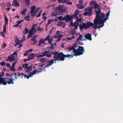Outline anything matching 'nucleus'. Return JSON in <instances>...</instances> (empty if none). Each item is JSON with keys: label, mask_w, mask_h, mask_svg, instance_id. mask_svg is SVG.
Here are the masks:
<instances>
[{"label": "nucleus", "mask_w": 123, "mask_h": 123, "mask_svg": "<svg viewBox=\"0 0 123 123\" xmlns=\"http://www.w3.org/2000/svg\"><path fill=\"white\" fill-rule=\"evenodd\" d=\"M100 10V9H98V11L96 10V18L95 19H97V20L99 21V22H102V20H103L104 23L106 21V20L109 19L108 17H106L104 19H102L105 16V14L104 13H101V12Z\"/></svg>", "instance_id": "nucleus-1"}, {"label": "nucleus", "mask_w": 123, "mask_h": 123, "mask_svg": "<svg viewBox=\"0 0 123 123\" xmlns=\"http://www.w3.org/2000/svg\"><path fill=\"white\" fill-rule=\"evenodd\" d=\"M84 48L82 46H79L78 47V48L77 49H74V55L76 56L78 55H80L83 53V52H85Z\"/></svg>", "instance_id": "nucleus-2"}, {"label": "nucleus", "mask_w": 123, "mask_h": 123, "mask_svg": "<svg viewBox=\"0 0 123 123\" xmlns=\"http://www.w3.org/2000/svg\"><path fill=\"white\" fill-rule=\"evenodd\" d=\"M4 75V72L2 71L1 74H0V77L3 78V80L6 83V85H6L7 83L8 84H13L14 83L13 81H14L15 80V79H14L12 78H4L3 77H2Z\"/></svg>", "instance_id": "nucleus-3"}, {"label": "nucleus", "mask_w": 123, "mask_h": 123, "mask_svg": "<svg viewBox=\"0 0 123 123\" xmlns=\"http://www.w3.org/2000/svg\"><path fill=\"white\" fill-rule=\"evenodd\" d=\"M48 52V54L46 55V56L48 57H50L52 54L54 55L53 58L55 59H58V56L60 54L59 52L58 51H55L54 52H52L50 50L47 51Z\"/></svg>", "instance_id": "nucleus-4"}, {"label": "nucleus", "mask_w": 123, "mask_h": 123, "mask_svg": "<svg viewBox=\"0 0 123 123\" xmlns=\"http://www.w3.org/2000/svg\"><path fill=\"white\" fill-rule=\"evenodd\" d=\"M74 56V55H70L68 54H67L66 55H65L63 53V52H61L60 53V54L59 55V58L58 59H59L60 61H63L65 60V58L66 57H70V58H72Z\"/></svg>", "instance_id": "nucleus-5"}, {"label": "nucleus", "mask_w": 123, "mask_h": 123, "mask_svg": "<svg viewBox=\"0 0 123 123\" xmlns=\"http://www.w3.org/2000/svg\"><path fill=\"white\" fill-rule=\"evenodd\" d=\"M94 24L97 25L99 24L98 26H97V28L99 29H100V27H102L104 25V22L103 21V20H102V22H101L97 20V19H95L93 20Z\"/></svg>", "instance_id": "nucleus-6"}, {"label": "nucleus", "mask_w": 123, "mask_h": 123, "mask_svg": "<svg viewBox=\"0 0 123 123\" xmlns=\"http://www.w3.org/2000/svg\"><path fill=\"white\" fill-rule=\"evenodd\" d=\"M89 4V5L91 6L90 7H92L93 9H95L96 12V11H97V10L96 8L99 9L98 5L97 4V3L96 2L94 1H92L90 2Z\"/></svg>", "instance_id": "nucleus-7"}, {"label": "nucleus", "mask_w": 123, "mask_h": 123, "mask_svg": "<svg viewBox=\"0 0 123 123\" xmlns=\"http://www.w3.org/2000/svg\"><path fill=\"white\" fill-rule=\"evenodd\" d=\"M54 61H55L54 62L55 63H56V61H58L59 62L60 61L58 59H54L51 60L50 61H48L47 62V64L46 65V67H49V66L51 65L52 64H53Z\"/></svg>", "instance_id": "nucleus-8"}, {"label": "nucleus", "mask_w": 123, "mask_h": 123, "mask_svg": "<svg viewBox=\"0 0 123 123\" xmlns=\"http://www.w3.org/2000/svg\"><path fill=\"white\" fill-rule=\"evenodd\" d=\"M5 24L3 25V32L4 33H5L6 31V25L8 24V19L7 18L6 16L5 15Z\"/></svg>", "instance_id": "nucleus-9"}, {"label": "nucleus", "mask_w": 123, "mask_h": 123, "mask_svg": "<svg viewBox=\"0 0 123 123\" xmlns=\"http://www.w3.org/2000/svg\"><path fill=\"white\" fill-rule=\"evenodd\" d=\"M59 1V3L62 2L63 3L67 4L68 5H71L72 4V3L69 1V0H57Z\"/></svg>", "instance_id": "nucleus-10"}, {"label": "nucleus", "mask_w": 123, "mask_h": 123, "mask_svg": "<svg viewBox=\"0 0 123 123\" xmlns=\"http://www.w3.org/2000/svg\"><path fill=\"white\" fill-rule=\"evenodd\" d=\"M92 8L90 7H88L85 9V10L86 11H88L89 13V16H90L92 15Z\"/></svg>", "instance_id": "nucleus-11"}, {"label": "nucleus", "mask_w": 123, "mask_h": 123, "mask_svg": "<svg viewBox=\"0 0 123 123\" xmlns=\"http://www.w3.org/2000/svg\"><path fill=\"white\" fill-rule=\"evenodd\" d=\"M73 18L72 16H69L68 15H67L66 16H64V18H63V20H65L68 21L69 20H71Z\"/></svg>", "instance_id": "nucleus-12"}, {"label": "nucleus", "mask_w": 123, "mask_h": 123, "mask_svg": "<svg viewBox=\"0 0 123 123\" xmlns=\"http://www.w3.org/2000/svg\"><path fill=\"white\" fill-rule=\"evenodd\" d=\"M15 59V56L12 54H11L8 57V58L6 59V61H12Z\"/></svg>", "instance_id": "nucleus-13"}, {"label": "nucleus", "mask_w": 123, "mask_h": 123, "mask_svg": "<svg viewBox=\"0 0 123 123\" xmlns=\"http://www.w3.org/2000/svg\"><path fill=\"white\" fill-rule=\"evenodd\" d=\"M86 23H83L82 25L80 24L79 25V28L81 31L84 28L86 30H87V27H86Z\"/></svg>", "instance_id": "nucleus-14"}, {"label": "nucleus", "mask_w": 123, "mask_h": 123, "mask_svg": "<svg viewBox=\"0 0 123 123\" xmlns=\"http://www.w3.org/2000/svg\"><path fill=\"white\" fill-rule=\"evenodd\" d=\"M42 54V55H37L36 56V57L37 58H39L44 56L45 55L46 56V55L48 54V52L47 51H46L43 52H41V54Z\"/></svg>", "instance_id": "nucleus-15"}, {"label": "nucleus", "mask_w": 123, "mask_h": 123, "mask_svg": "<svg viewBox=\"0 0 123 123\" xmlns=\"http://www.w3.org/2000/svg\"><path fill=\"white\" fill-rule=\"evenodd\" d=\"M91 37L92 35L89 33H87L86 34L85 36H84L86 39H87L89 40L90 41H91L92 40Z\"/></svg>", "instance_id": "nucleus-16"}, {"label": "nucleus", "mask_w": 123, "mask_h": 123, "mask_svg": "<svg viewBox=\"0 0 123 123\" xmlns=\"http://www.w3.org/2000/svg\"><path fill=\"white\" fill-rule=\"evenodd\" d=\"M86 27L87 29L94 25V24L90 21L87 22L86 23Z\"/></svg>", "instance_id": "nucleus-17"}, {"label": "nucleus", "mask_w": 123, "mask_h": 123, "mask_svg": "<svg viewBox=\"0 0 123 123\" xmlns=\"http://www.w3.org/2000/svg\"><path fill=\"white\" fill-rule=\"evenodd\" d=\"M82 36L81 34L79 35V36L76 39V41L77 43H79L80 41H83L84 40V38L82 37Z\"/></svg>", "instance_id": "nucleus-18"}, {"label": "nucleus", "mask_w": 123, "mask_h": 123, "mask_svg": "<svg viewBox=\"0 0 123 123\" xmlns=\"http://www.w3.org/2000/svg\"><path fill=\"white\" fill-rule=\"evenodd\" d=\"M18 76H21L22 78H23V77H24L25 78H26L28 79L29 78L27 77L28 76H27L26 74H24L23 73H18Z\"/></svg>", "instance_id": "nucleus-19"}, {"label": "nucleus", "mask_w": 123, "mask_h": 123, "mask_svg": "<svg viewBox=\"0 0 123 123\" xmlns=\"http://www.w3.org/2000/svg\"><path fill=\"white\" fill-rule=\"evenodd\" d=\"M55 9L58 11H59L60 12H64V10L62 8L61 6V5L58 6L56 7Z\"/></svg>", "instance_id": "nucleus-20"}, {"label": "nucleus", "mask_w": 123, "mask_h": 123, "mask_svg": "<svg viewBox=\"0 0 123 123\" xmlns=\"http://www.w3.org/2000/svg\"><path fill=\"white\" fill-rule=\"evenodd\" d=\"M12 5L14 6L18 7L19 5V4L18 3L17 0H14L13 2Z\"/></svg>", "instance_id": "nucleus-21"}, {"label": "nucleus", "mask_w": 123, "mask_h": 123, "mask_svg": "<svg viewBox=\"0 0 123 123\" xmlns=\"http://www.w3.org/2000/svg\"><path fill=\"white\" fill-rule=\"evenodd\" d=\"M45 41L46 40L44 39V38H42L40 39L39 42V43L36 44L39 45H41L43 43H45Z\"/></svg>", "instance_id": "nucleus-22"}, {"label": "nucleus", "mask_w": 123, "mask_h": 123, "mask_svg": "<svg viewBox=\"0 0 123 123\" xmlns=\"http://www.w3.org/2000/svg\"><path fill=\"white\" fill-rule=\"evenodd\" d=\"M32 66H28L27 68V69L26 71V73H29L30 71H31L32 70Z\"/></svg>", "instance_id": "nucleus-23"}, {"label": "nucleus", "mask_w": 123, "mask_h": 123, "mask_svg": "<svg viewBox=\"0 0 123 123\" xmlns=\"http://www.w3.org/2000/svg\"><path fill=\"white\" fill-rule=\"evenodd\" d=\"M36 54H33L32 53L29 54V55H28V57H30L32 59H33L34 57L36 56Z\"/></svg>", "instance_id": "nucleus-24"}, {"label": "nucleus", "mask_w": 123, "mask_h": 123, "mask_svg": "<svg viewBox=\"0 0 123 123\" xmlns=\"http://www.w3.org/2000/svg\"><path fill=\"white\" fill-rule=\"evenodd\" d=\"M6 84L3 80V78L0 77V86L1 85H6Z\"/></svg>", "instance_id": "nucleus-25"}, {"label": "nucleus", "mask_w": 123, "mask_h": 123, "mask_svg": "<svg viewBox=\"0 0 123 123\" xmlns=\"http://www.w3.org/2000/svg\"><path fill=\"white\" fill-rule=\"evenodd\" d=\"M48 60V58L46 57H44L43 58H41L40 59L39 61L40 62H42L43 63L45 62L46 61H47Z\"/></svg>", "instance_id": "nucleus-26"}, {"label": "nucleus", "mask_w": 123, "mask_h": 123, "mask_svg": "<svg viewBox=\"0 0 123 123\" xmlns=\"http://www.w3.org/2000/svg\"><path fill=\"white\" fill-rule=\"evenodd\" d=\"M61 14L60 12H53V13H51V16L53 17L56 16L57 15H60Z\"/></svg>", "instance_id": "nucleus-27"}, {"label": "nucleus", "mask_w": 123, "mask_h": 123, "mask_svg": "<svg viewBox=\"0 0 123 123\" xmlns=\"http://www.w3.org/2000/svg\"><path fill=\"white\" fill-rule=\"evenodd\" d=\"M79 11L77 9L76 10L75 12H74V15L73 16H74V18L77 17V16L79 15Z\"/></svg>", "instance_id": "nucleus-28"}, {"label": "nucleus", "mask_w": 123, "mask_h": 123, "mask_svg": "<svg viewBox=\"0 0 123 123\" xmlns=\"http://www.w3.org/2000/svg\"><path fill=\"white\" fill-rule=\"evenodd\" d=\"M35 71L33 72V71L30 72V73L28 74L27 78H29L32 76L33 75L35 74Z\"/></svg>", "instance_id": "nucleus-29"}, {"label": "nucleus", "mask_w": 123, "mask_h": 123, "mask_svg": "<svg viewBox=\"0 0 123 123\" xmlns=\"http://www.w3.org/2000/svg\"><path fill=\"white\" fill-rule=\"evenodd\" d=\"M76 25H75V24H74L73 23H71L70 24V25H73L74 26V29H77V27L78 26H79V23L77 22L76 23Z\"/></svg>", "instance_id": "nucleus-30"}, {"label": "nucleus", "mask_w": 123, "mask_h": 123, "mask_svg": "<svg viewBox=\"0 0 123 123\" xmlns=\"http://www.w3.org/2000/svg\"><path fill=\"white\" fill-rule=\"evenodd\" d=\"M42 70L43 68H39V70H38L37 69H36L35 70L33 71L36 72H35V74H36L37 72L38 73H39L41 72V71H42Z\"/></svg>", "instance_id": "nucleus-31"}, {"label": "nucleus", "mask_w": 123, "mask_h": 123, "mask_svg": "<svg viewBox=\"0 0 123 123\" xmlns=\"http://www.w3.org/2000/svg\"><path fill=\"white\" fill-rule=\"evenodd\" d=\"M29 30L26 28H25L24 31H23V33L24 34L26 35L28 33Z\"/></svg>", "instance_id": "nucleus-32"}, {"label": "nucleus", "mask_w": 123, "mask_h": 123, "mask_svg": "<svg viewBox=\"0 0 123 123\" xmlns=\"http://www.w3.org/2000/svg\"><path fill=\"white\" fill-rule=\"evenodd\" d=\"M37 24H33L32 26V27L31 30L35 31H36V30L35 28V27L37 26Z\"/></svg>", "instance_id": "nucleus-33"}, {"label": "nucleus", "mask_w": 123, "mask_h": 123, "mask_svg": "<svg viewBox=\"0 0 123 123\" xmlns=\"http://www.w3.org/2000/svg\"><path fill=\"white\" fill-rule=\"evenodd\" d=\"M28 63L24 64L22 65V67L23 68H25V69L26 70L27 69V67H28Z\"/></svg>", "instance_id": "nucleus-34"}, {"label": "nucleus", "mask_w": 123, "mask_h": 123, "mask_svg": "<svg viewBox=\"0 0 123 123\" xmlns=\"http://www.w3.org/2000/svg\"><path fill=\"white\" fill-rule=\"evenodd\" d=\"M75 49V48H73L72 47L69 46L68 48V51H71L73 50L72 52H74V50Z\"/></svg>", "instance_id": "nucleus-35"}, {"label": "nucleus", "mask_w": 123, "mask_h": 123, "mask_svg": "<svg viewBox=\"0 0 123 123\" xmlns=\"http://www.w3.org/2000/svg\"><path fill=\"white\" fill-rule=\"evenodd\" d=\"M30 2V0H25V5L26 6H28Z\"/></svg>", "instance_id": "nucleus-36"}, {"label": "nucleus", "mask_w": 123, "mask_h": 123, "mask_svg": "<svg viewBox=\"0 0 123 123\" xmlns=\"http://www.w3.org/2000/svg\"><path fill=\"white\" fill-rule=\"evenodd\" d=\"M64 23L63 22L59 21L57 23V25L59 27H60L63 25H64Z\"/></svg>", "instance_id": "nucleus-37"}, {"label": "nucleus", "mask_w": 123, "mask_h": 123, "mask_svg": "<svg viewBox=\"0 0 123 123\" xmlns=\"http://www.w3.org/2000/svg\"><path fill=\"white\" fill-rule=\"evenodd\" d=\"M37 12L35 11H32L30 12V13L31 14V16H34L36 15Z\"/></svg>", "instance_id": "nucleus-38"}, {"label": "nucleus", "mask_w": 123, "mask_h": 123, "mask_svg": "<svg viewBox=\"0 0 123 123\" xmlns=\"http://www.w3.org/2000/svg\"><path fill=\"white\" fill-rule=\"evenodd\" d=\"M76 6H77V7L79 9H83V7L82 6L81 4H76Z\"/></svg>", "instance_id": "nucleus-39"}, {"label": "nucleus", "mask_w": 123, "mask_h": 123, "mask_svg": "<svg viewBox=\"0 0 123 123\" xmlns=\"http://www.w3.org/2000/svg\"><path fill=\"white\" fill-rule=\"evenodd\" d=\"M15 41V44L17 45H18L19 44H21L22 42V41H20L18 40H17L16 42Z\"/></svg>", "instance_id": "nucleus-40"}, {"label": "nucleus", "mask_w": 123, "mask_h": 123, "mask_svg": "<svg viewBox=\"0 0 123 123\" xmlns=\"http://www.w3.org/2000/svg\"><path fill=\"white\" fill-rule=\"evenodd\" d=\"M27 10V9H24L23 11H22L21 12V14L22 15H25L26 12Z\"/></svg>", "instance_id": "nucleus-41"}, {"label": "nucleus", "mask_w": 123, "mask_h": 123, "mask_svg": "<svg viewBox=\"0 0 123 123\" xmlns=\"http://www.w3.org/2000/svg\"><path fill=\"white\" fill-rule=\"evenodd\" d=\"M36 6H32L30 7V9H31V11H34L35 10V9H36Z\"/></svg>", "instance_id": "nucleus-42"}, {"label": "nucleus", "mask_w": 123, "mask_h": 123, "mask_svg": "<svg viewBox=\"0 0 123 123\" xmlns=\"http://www.w3.org/2000/svg\"><path fill=\"white\" fill-rule=\"evenodd\" d=\"M59 38L58 39H57L56 42H59L61 40V37H62L63 36L62 34H60L59 35Z\"/></svg>", "instance_id": "nucleus-43"}, {"label": "nucleus", "mask_w": 123, "mask_h": 123, "mask_svg": "<svg viewBox=\"0 0 123 123\" xmlns=\"http://www.w3.org/2000/svg\"><path fill=\"white\" fill-rule=\"evenodd\" d=\"M37 30L38 31H43V28H41L40 27H38L37 28Z\"/></svg>", "instance_id": "nucleus-44"}, {"label": "nucleus", "mask_w": 123, "mask_h": 123, "mask_svg": "<svg viewBox=\"0 0 123 123\" xmlns=\"http://www.w3.org/2000/svg\"><path fill=\"white\" fill-rule=\"evenodd\" d=\"M30 18V16L29 15H28L25 17V19L27 21H29L30 20V19H29Z\"/></svg>", "instance_id": "nucleus-45"}, {"label": "nucleus", "mask_w": 123, "mask_h": 123, "mask_svg": "<svg viewBox=\"0 0 123 123\" xmlns=\"http://www.w3.org/2000/svg\"><path fill=\"white\" fill-rule=\"evenodd\" d=\"M53 45H51L50 47L49 48V50L51 51V50H52L54 49L55 48L54 46H53Z\"/></svg>", "instance_id": "nucleus-46"}, {"label": "nucleus", "mask_w": 123, "mask_h": 123, "mask_svg": "<svg viewBox=\"0 0 123 123\" xmlns=\"http://www.w3.org/2000/svg\"><path fill=\"white\" fill-rule=\"evenodd\" d=\"M15 75V80H17L18 79V77H16L17 74L16 73H13V74L11 75L12 76L13 75V74Z\"/></svg>", "instance_id": "nucleus-47"}, {"label": "nucleus", "mask_w": 123, "mask_h": 123, "mask_svg": "<svg viewBox=\"0 0 123 123\" xmlns=\"http://www.w3.org/2000/svg\"><path fill=\"white\" fill-rule=\"evenodd\" d=\"M31 41H33V42H37V40L36 38H35L34 37H32L31 39Z\"/></svg>", "instance_id": "nucleus-48"}, {"label": "nucleus", "mask_w": 123, "mask_h": 123, "mask_svg": "<svg viewBox=\"0 0 123 123\" xmlns=\"http://www.w3.org/2000/svg\"><path fill=\"white\" fill-rule=\"evenodd\" d=\"M36 32V31H33L31 30H30L29 31V34H33L34 33Z\"/></svg>", "instance_id": "nucleus-49"}, {"label": "nucleus", "mask_w": 123, "mask_h": 123, "mask_svg": "<svg viewBox=\"0 0 123 123\" xmlns=\"http://www.w3.org/2000/svg\"><path fill=\"white\" fill-rule=\"evenodd\" d=\"M50 36H47L45 38H44V39L46 41L50 40Z\"/></svg>", "instance_id": "nucleus-50"}, {"label": "nucleus", "mask_w": 123, "mask_h": 123, "mask_svg": "<svg viewBox=\"0 0 123 123\" xmlns=\"http://www.w3.org/2000/svg\"><path fill=\"white\" fill-rule=\"evenodd\" d=\"M10 70L13 71H15V69L14 68V67H12L11 66L9 68Z\"/></svg>", "instance_id": "nucleus-51"}, {"label": "nucleus", "mask_w": 123, "mask_h": 123, "mask_svg": "<svg viewBox=\"0 0 123 123\" xmlns=\"http://www.w3.org/2000/svg\"><path fill=\"white\" fill-rule=\"evenodd\" d=\"M6 64V62H5V61H3V62H0V64L2 66H4Z\"/></svg>", "instance_id": "nucleus-52"}, {"label": "nucleus", "mask_w": 123, "mask_h": 123, "mask_svg": "<svg viewBox=\"0 0 123 123\" xmlns=\"http://www.w3.org/2000/svg\"><path fill=\"white\" fill-rule=\"evenodd\" d=\"M83 15L84 16H86L87 15H88V16H89V13H88V12H85L84 13H83Z\"/></svg>", "instance_id": "nucleus-53"}, {"label": "nucleus", "mask_w": 123, "mask_h": 123, "mask_svg": "<svg viewBox=\"0 0 123 123\" xmlns=\"http://www.w3.org/2000/svg\"><path fill=\"white\" fill-rule=\"evenodd\" d=\"M48 40L49 41H48V42L51 45H53V43L52 44L51 43V42L52 41V39H49V40Z\"/></svg>", "instance_id": "nucleus-54"}, {"label": "nucleus", "mask_w": 123, "mask_h": 123, "mask_svg": "<svg viewBox=\"0 0 123 123\" xmlns=\"http://www.w3.org/2000/svg\"><path fill=\"white\" fill-rule=\"evenodd\" d=\"M42 10H40L39 13H38V14L37 15V18H38L41 16V13H42Z\"/></svg>", "instance_id": "nucleus-55"}, {"label": "nucleus", "mask_w": 123, "mask_h": 123, "mask_svg": "<svg viewBox=\"0 0 123 123\" xmlns=\"http://www.w3.org/2000/svg\"><path fill=\"white\" fill-rule=\"evenodd\" d=\"M78 45L77 43H75L72 46L74 48H76L78 46Z\"/></svg>", "instance_id": "nucleus-56"}, {"label": "nucleus", "mask_w": 123, "mask_h": 123, "mask_svg": "<svg viewBox=\"0 0 123 123\" xmlns=\"http://www.w3.org/2000/svg\"><path fill=\"white\" fill-rule=\"evenodd\" d=\"M92 26V28L95 29H96L97 28V25H96L95 24L94 25V24L93 26Z\"/></svg>", "instance_id": "nucleus-57"}, {"label": "nucleus", "mask_w": 123, "mask_h": 123, "mask_svg": "<svg viewBox=\"0 0 123 123\" xmlns=\"http://www.w3.org/2000/svg\"><path fill=\"white\" fill-rule=\"evenodd\" d=\"M63 18L62 16H60L58 17V19L60 20H63Z\"/></svg>", "instance_id": "nucleus-58"}, {"label": "nucleus", "mask_w": 123, "mask_h": 123, "mask_svg": "<svg viewBox=\"0 0 123 123\" xmlns=\"http://www.w3.org/2000/svg\"><path fill=\"white\" fill-rule=\"evenodd\" d=\"M33 34H29L28 35V38H29L30 37H32L33 36Z\"/></svg>", "instance_id": "nucleus-59"}, {"label": "nucleus", "mask_w": 123, "mask_h": 123, "mask_svg": "<svg viewBox=\"0 0 123 123\" xmlns=\"http://www.w3.org/2000/svg\"><path fill=\"white\" fill-rule=\"evenodd\" d=\"M23 21V20H20V21H17V23L18 24H20Z\"/></svg>", "instance_id": "nucleus-60"}, {"label": "nucleus", "mask_w": 123, "mask_h": 123, "mask_svg": "<svg viewBox=\"0 0 123 123\" xmlns=\"http://www.w3.org/2000/svg\"><path fill=\"white\" fill-rule=\"evenodd\" d=\"M17 63L16 62H13V64H12V67H15V65Z\"/></svg>", "instance_id": "nucleus-61"}, {"label": "nucleus", "mask_w": 123, "mask_h": 123, "mask_svg": "<svg viewBox=\"0 0 123 123\" xmlns=\"http://www.w3.org/2000/svg\"><path fill=\"white\" fill-rule=\"evenodd\" d=\"M28 51H25V53L23 55L24 56H27L28 55Z\"/></svg>", "instance_id": "nucleus-62"}, {"label": "nucleus", "mask_w": 123, "mask_h": 123, "mask_svg": "<svg viewBox=\"0 0 123 123\" xmlns=\"http://www.w3.org/2000/svg\"><path fill=\"white\" fill-rule=\"evenodd\" d=\"M0 34H1V35L2 36H3L4 37H5V35L4 34L5 33H3V32H1L0 33Z\"/></svg>", "instance_id": "nucleus-63"}, {"label": "nucleus", "mask_w": 123, "mask_h": 123, "mask_svg": "<svg viewBox=\"0 0 123 123\" xmlns=\"http://www.w3.org/2000/svg\"><path fill=\"white\" fill-rule=\"evenodd\" d=\"M81 18H79V19H78L77 20H76V21L77 22H81Z\"/></svg>", "instance_id": "nucleus-64"}]
</instances>
